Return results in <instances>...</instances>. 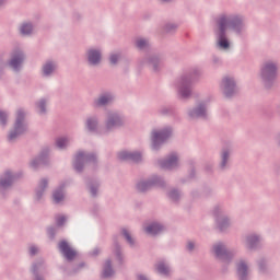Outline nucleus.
Returning <instances> with one entry per match:
<instances>
[{
	"mask_svg": "<svg viewBox=\"0 0 280 280\" xmlns=\"http://www.w3.org/2000/svg\"><path fill=\"white\" fill-rule=\"evenodd\" d=\"M235 25V23L229 21L225 16L219 19V47L222 49H229V40L224 37V32H226L228 25Z\"/></svg>",
	"mask_w": 280,
	"mask_h": 280,
	"instance_id": "f257e3e1",
	"label": "nucleus"
},
{
	"mask_svg": "<svg viewBox=\"0 0 280 280\" xmlns=\"http://www.w3.org/2000/svg\"><path fill=\"white\" fill-rule=\"evenodd\" d=\"M277 73V66L272 62H268L262 68L261 75L265 80H272Z\"/></svg>",
	"mask_w": 280,
	"mask_h": 280,
	"instance_id": "f03ea898",
	"label": "nucleus"
},
{
	"mask_svg": "<svg viewBox=\"0 0 280 280\" xmlns=\"http://www.w3.org/2000/svg\"><path fill=\"white\" fill-rule=\"evenodd\" d=\"M59 249L65 255V257L69 259V261L75 258L77 253L75 250H73V248H71V246H69L68 242H65V241L60 242Z\"/></svg>",
	"mask_w": 280,
	"mask_h": 280,
	"instance_id": "7ed1b4c3",
	"label": "nucleus"
},
{
	"mask_svg": "<svg viewBox=\"0 0 280 280\" xmlns=\"http://www.w3.org/2000/svg\"><path fill=\"white\" fill-rule=\"evenodd\" d=\"M167 137H170V130H166V131H153L152 132L153 148H156L159 145V143H163V141H165V139H167Z\"/></svg>",
	"mask_w": 280,
	"mask_h": 280,
	"instance_id": "20e7f679",
	"label": "nucleus"
},
{
	"mask_svg": "<svg viewBox=\"0 0 280 280\" xmlns=\"http://www.w3.org/2000/svg\"><path fill=\"white\" fill-rule=\"evenodd\" d=\"M119 159L122 161L129 160V161H135L138 163V161H141V153H129L127 151H122L118 154Z\"/></svg>",
	"mask_w": 280,
	"mask_h": 280,
	"instance_id": "39448f33",
	"label": "nucleus"
},
{
	"mask_svg": "<svg viewBox=\"0 0 280 280\" xmlns=\"http://www.w3.org/2000/svg\"><path fill=\"white\" fill-rule=\"evenodd\" d=\"M88 58L91 65H98L100 60H102V55L97 50H90Z\"/></svg>",
	"mask_w": 280,
	"mask_h": 280,
	"instance_id": "423d86ee",
	"label": "nucleus"
},
{
	"mask_svg": "<svg viewBox=\"0 0 280 280\" xmlns=\"http://www.w3.org/2000/svg\"><path fill=\"white\" fill-rule=\"evenodd\" d=\"M223 86H224L225 95L228 97H230L231 91H233V89H235V82L229 78H225V79H223Z\"/></svg>",
	"mask_w": 280,
	"mask_h": 280,
	"instance_id": "0eeeda50",
	"label": "nucleus"
},
{
	"mask_svg": "<svg viewBox=\"0 0 280 280\" xmlns=\"http://www.w3.org/2000/svg\"><path fill=\"white\" fill-rule=\"evenodd\" d=\"M176 165H178V158H176V155H172L168 160L161 163V166L166 170H172V167H176Z\"/></svg>",
	"mask_w": 280,
	"mask_h": 280,
	"instance_id": "6e6552de",
	"label": "nucleus"
},
{
	"mask_svg": "<svg viewBox=\"0 0 280 280\" xmlns=\"http://www.w3.org/2000/svg\"><path fill=\"white\" fill-rule=\"evenodd\" d=\"M25 130L23 127V112H18L16 122H15V132L16 135H21Z\"/></svg>",
	"mask_w": 280,
	"mask_h": 280,
	"instance_id": "1a4fd4ad",
	"label": "nucleus"
},
{
	"mask_svg": "<svg viewBox=\"0 0 280 280\" xmlns=\"http://www.w3.org/2000/svg\"><path fill=\"white\" fill-rule=\"evenodd\" d=\"M161 231H163V226L159 225V223H153L145 229L149 235H159Z\"/></svg>",
	"mask_w": 280,
	"mask_h": 280,
	"instance_id": "9d476101",
	"label": "nucleus"
},
{
	"mask_svg": "<svg viewBox=\"0 0 280 280\" xmlns=\"http://www.w3.org/2000/svg\"><path fill=\"white\" fill-rule=\"evenodd\" d=\"M120 125H121V119L119 118V116H114L109 118L107 121L108 130H110V128H117V126H120Z\"/></svg>",
	"mask_w": 280,
	"mask_h": 280,
	"instance_id": "9b49d317",
	"label": "nucleus"
},
{
	"mask_svg": "<svg viewBox=\"0 0 280 280\" xmlns=\"http://www.w3.org/2000/svg\"><path fill=\"white\" fill-rule=\"evenodd\" d=\"M21 62H23V55L14 56L10 61V67L12 69H19Z\"/></svg>",
	"mask_w": 280,
	"mask_h": 280,
	"instance_id": "f8f14e48",
	"label": "nucleus"
},
{
	"mask_svg": "<svg viewBox=\"0 0 280 280\" xmlns=\"http://www.w3.org/2000/svg\"><path fill=\"white\" fill-rule=\"evenodd\" d=\"M110 100H113V97H110V95H103L96 101V105L97 106H106V104H108V102H110Z\"/></svg>",
	"mask_w": 280,
	"mask_h": 280,
	"instance_id": "ddd939ff",
	"label": "nucleus"
},
{
	"mask_svg": "<svg viewBox=\"0 0 280 280\" xmlns=\"http://www.w3.org/2000/svg\"><path fill=\"white\" fill-rule=\"evenodd\" d=\"M20 32L24 36H27L28 34H32V24H23L20 28Z\"/></svg>",
	"mask_w": 280,
	"mask_h": 280,
	"instance_id": "4468645a",
	"label": "nucleus"
},
{
	"mask_svg": "<svg viewBox=\"0 0 280 280\" xmlns=\"http://www.w3.org/2000/svg\"><path fill=\"white\" fill-rule=\"evenodd\" d=\"M54 69H56V66H54L52 63H46L43 68L44 71V75H49Z\"/></svg>",
	"mask_w": 280,
	"mask_h": 280,
	"instance_id": "2eb2a0df",
	"label": "nucleus"
},
{
	"mask_svg": "<svg viewBox=\"0 0 280 280\" xmlns=\"http://www.w3.org/2000/svg\"><path fill=\"white\" fill-rule=\"evenodd\" d=\"M52 198L54 202H62V200H65V195L62 194V191H55Z\"/></svg>",
	"mask_w": 280,
	"mask_h": 280,
	"instance_id": "dca6fc26",
	"label": "nucleus"
},
{
	"mask_svg": "<svg viewBox=\"0 0 280 280\" xmlns=\"http://www.w3.org/2000/svg\"><path fill=\"white\" fill-rule=\"evenodd\" d=\"M247 270H248V267H246V264H244V262H240V264H238L237 271H238V275H240L241 277H245Z\"/></svg>",
	"mask_w": 280,
	"mask_h": 280,
	"instance_id": "f3484780",
	"label": "nucleus"
},
{
	"mask_svg": "<svg viewBox=\"0 0 280 280\" xmlns=\"http://www.w3.org/2000/svg\"><path fill=\"white\" fill-rule=\"evenodd\" d=\"M214 253H215L217 257H222V255H224V253H226V250L224 249V245H215Z\"/></svg>",
	"mask_w": 280,
	"mask_h": 280,
	"instance_id": "a211bd4d",
	"label": "nucleus"
},
{
	"mask_svg": "<svg viewBox=\"0 0 280 280\" xmlns=\"http://www.w3.org/2000/svg\"><path fill=\"white\" fill-rule=\"evenodd\" d=\"M190 115H191V117H202L205 115V107L199 106Z\"/></svg>",
	"mask_w": 280,
	"mask_h": 280,
	"instance_id": "6ab92c4d",
	"label": "nucleus"
},
{
	"mask_svg": "<svg viewBox=\"0 0 280 280\" xmlns=\"http://www.w3.org/2000/svg\"><path fill=\"white\" fill-rule=\"evenodd\" d=\"M158 272H160V275H168L170 273V268L167 266H165L164 264H159L158 265Z\"/></svg>",
	"mask_w": 280,
	"mask_h": 280,
	"instance_id": "aec40b11",
	"label": "nucleus"
},
{
	"mask_svg": "<svg viewBox=\"0 0 280 280\" xmlns=\"http://www.w3.org/2000/svg\"><path fill=\"white\" fill-rule=\"evenodd\" d=\"M5 178L7 180H0V185L1 187H8V185H10L12 183V175H10V173H5Z\"/></svg>",
	"mask_w": 280,
	"mask_h": 280,
	"instance_id": "412c9836",
	"label": "nucleus"
},
{
	"mask_svg": "<svg viewBox=\"0 0 280 280\" xmlns=\"http://www.w3.org/2000/svg\"><path fill=\"white\" fill-rule=\"evenodd\" d=\"M113 276V269H110V262L107 261L105 265V269L103 271V277H112Z\"/></svg>",
	"mask_w": 280,
	"mask_h": 280,
	"instance_id": "4be33fe9",
	"label": "nucleus"
},
{
	"mask_svg": "<svg viewBox=\"0 0 280 280\" xmlns=\"http://www.w3.org/2000/svg\"><path fill=\"white\" fill-rule=\"evenodd\" d=\"M150 189V183L148 182H142L138 184V190L139 191H148Z\"/></svg>",
	"mask_w": 280,
	"mask_h": 280,
	"instance_id": "5701e85b",
	"label": "nucleus"
},
{
	"mask_svg": "<svg viewBox=\"0 0 280 280\" xmlns=\"http://www.w3.org/2000/svg\"><path fill=\"white\" fill-rule=\"evenodd\" d=\"M56 143H57V147L62 149V148H67L69 140H67L66 138H59Z\"/></svg>",
	"mask_w": 280,
	"mask_h": 280,
	"instance_id": "b1692460",
	"label": "nucleus"
},
{
	"mask_svg": "<svg viewBox=\"0 0 280 280\" xmlns=\"http://www.w3.org/2000/svg\"><path fill=\"white\" fill-rule=\"evenodd\" d=\"M137 47L139 49H144V47H148V40L140 38L137 40Z\"/></svg>",
	"mask_w": 280,
	"mask_h": 280,
	"instance_id": "393cba45",
	"label": "nucleus"
},
{
	"mask_svg": "<svg viewBox=\"0 0 280 280\" xmlns=\"http://www.w3.org/2000/svg\"><path fill=\"white\" fill-rule=\"evenodd\" d=\"M82 159H84V153L82 152H79L77 154V160H75V164H74V167L75 170L80 171V167L78 166V163H80L82 161Z\"/></svg>",
	"mask_w": 280,
	"mask_h": 280,
	"instance_id": "a878e982",
	"label": "nucleus"
},
{
	"mask_svg": "<svg viewBox=\"0 0 280 280\" xmlns=\"http://www.w3.org/2000/svg\"><path fill=\"white\" fill-rule=\"evenodd\" d=\"M190 91L187 88L180 90L182 97H189Z\"/></svg>",
	"mask_w": 280,
	"mask_h": 280,
	"instance_id": "bb28decb",
	"label": "nucleus"
},
{
	"mask_svg": "<svg viewBox=\"0 0 280 280\" xmlns=\"http://www.w3.org/2000/svg\"><path fill=\"white\" fill-rule=\"evenodd\" d=\"M122 235L126 237L127 242H129V244H132V237H130V234L128 233L127 230H122Z\"/></svg>",
	"mask_w": 280,
	"mask_h": 280,
	"instance_id": "cd10ccee",
	"label": "nucleus"
},
{
	"mask_svg": "<svg viewBox=\"0 0 280 280\" xmlns=\"http://www.w3.org/2000/svg\"><path fill=\"white\" fill-rule=\"evenodd\" d=\"M88 128L89 130H95V120H88Z\"/></svg>",
	"mask_w": 280,
	"mask_h": 280,
	"instance_id": "c85d7f7f",
	"label": "nucleus"
},
{
	"mask_svg": "<svg viewBox=\"0 0 280 280\" xmlns=\"http://www.w3.org/2000/svg\"><path fill=\"white\" fill-rule=\"evenodd\" d=\"M109 60H110V63H112V65H117V60H119V56H117V55H112L110 58H109Z\"/></svg>",
	"mask_w": 280,
	"mask_h": 280,
	"instance_id": "c756f323",
	"label": "nucleus"
},
{
	"mask_svg": "<svg viewBox=\"0 0 280 280\" xmlns=\"http://www.w3.org/2000/svg\"><path fill=\"white\" fill-rule=\"evenodd\" d=\"M229 159V153L224 152L222 155V167L226 165V160Z\"/></svg>",
	"mask_w": 280,
	"mask_h": 280,
	"instance_id": "7c9ffc66",
	"label": "nucleus"
},
{
	"mask_svg": "<svg viewBox=\"0 0 280 280\" xmlns=\"http://www.w3.org/2000/svg\"><path fill=\"white\" fill-rule=\"evenodd\" d=\"M66 221H67V219H65V217H59L57 219L58 226H62V224H65Z\"/></svg>",
	"mask_w": 280,
	"mask_h": 280,
	"instance_id": "2f4dec72",
	"label": "nucleus"
},
{
	"mask_svg": "<svg viewBox=\"0 0 280 280\" xmlns=\"http://www.w3.org/2000/svg\"><path fill=\"white\" fill-rule=\"evenodd\" d=\"M38 108H39L40 113H45V101L39 102Z\"/></svg>",
	"mask_w": 280,
	"mask_h": 280,
	"instance_id": "473e14b6",
	"label": "nucleus"
},
{
	"mask_svg": "<svg viewBox=\"0 0 280 280\" xmlns=\"http://www.w3.org/2000/svg\"><path fill=\"white\" fill-rule=\"evenodd\" d=\"M0 121L2 126H5V114H3V112H0Z\"/></svg>",
	"mask_w": 280,
	"mask_h": 280,
	"instance_id": "72a5a7b5",
	"label": "nucleus"
},
{
	"mask_svg": "<svg viewBox=\"0 0 280 280\" xmlns=\"http://www.w3.org/2000/svg\"><path fill=\"white\" fill-rule=\"evenodd\" d=\"M30 253L31 255H36V253H38V249L36 247H31Z\"/></svg>",
	"mask_w": 280,
	"mask_h": 280,
	"instance_id": "f704fd0d",
	"label": "nucleus"
},
{
	"mask_svg": "<svg viewBox=\"0 0 280 280\" xmlns=\"http://www.w3.org/2000/svg\"><path fill=\"white\" fill-rule=\"evenodd\" d=\"M187 248H188V250H194V243H192V242H189V243L187 244Z\"/></svg>",
	"mask_w": 280,
	"mask_h": 280,
	"instance_id": "c9c22d12",
	"label": "nucleus"
},
{
	"mask_svg": "<svg viewBox=\"0 0 280 280\" xmlns=\"http://www.w3.org/2000/svg\"><path fill=\"white\" fill-rule=\"evenodd\" d=\"M40 187L42 189H45L47 187V180H42Z\"/></svg>",
	"mask_w": 280,
	"mask_h": 280,
	"instance_id": "e433bc0d",
	"label": "nucleus"
},
{
	"mask_svg": "<svg viewBox=\"0 0 280 280\" xmlns=\"http://www.w3.org/2000/svg\"><path fill=\"white\" fill-rule=\"evenodd\" d=\"M15 135L14 133H10V136H9V139L12 141V139H15Z\"/></svg>",
	"mask_w": 280,
	"mask_h": 280,
	"instance_id": "4c0bfd02",
	"label": "nucleus"
},
{
	"mask_svg": "<svg viewBox=\"0 0 280 280\" xmlns=\"http://www.w3.org/2000/svg\"><path fill=\"white\" fill-rule=\"evenodd\" d=\"M138 279H139V280H148V279H145V277H143V276H139Z\"/></svg>",
	"mask_w": 280,
	"mask_h": 280,
	"instance_id": "58836bf2",
	"label": "nucleus"
},
{
	"mask_svg": "<svg viewBox=\"0 0 280 280\" xmlns=\"http://www.w3.org/2000/svg\"><path fill=\"white\" fill-rule=\"evenodd\" d=\"M91 194L95 196V188H91Z\"/></svg>",
	"mask_w": 280,
	"mask_h": 280,
	"instance_id": "ea45409f",
	"label": "nucleus"
},
{
	"mask_svg": "<svg viewBox=\"0 0 280 280\" xmlns=\"http://www.w3.org/2000/svg\"><path fill=\"white\" fill-rule=\"evenodd\" d=\"M176 196V191L171 192V198H174Z\"/></svg>",
	"mask_w": 280,
	"mask_h": 280,
	"instance_id": "a19ab883",
	"label": "nucleus"
},
{
	"mask_svg": "<svg viewBox=\"0 0 280 280\" xmlns=\"http://www.w3.org/2000/svg\"><path fill=\"white\" fill-rule=\"evenodd\" d=\"M163 1H170V0H163Z\"/></svg>",
	"mask_w": 280,
	"mask_h": 280,
	"instance_id": "79ce46f5",
	"label": "nucleus"
}]
</instances>
